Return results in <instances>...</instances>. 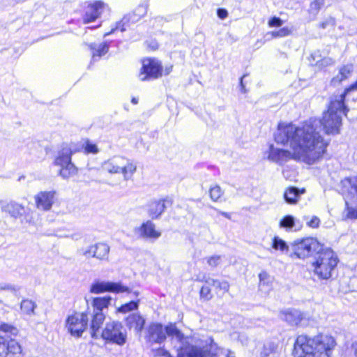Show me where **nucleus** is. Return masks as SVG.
<instances>
[{
  "label": "nucleus",
  "instance_id": "nucleus-1",
  "mask_svg": "<svg viewBox=\"0 0 357 357\" xmlns=\"http://www.w3.org/2000/svg\"><path fill=\"white\" fill-rule=\"evenodd\" d=\"M310 126L297 128L292 123H280L275 133V141L278 144H287L292 152L274 147H269L268 158L279 165L290 160H300L306 164H314L319 159L321 142Z\"/></svg>",
  "mask_w": 357,
  "mask_h": 357
},
{
  "label": "nucleus",
  "instance_id": "nucleus-2",
  "mask_svg": "<svg viewBox=\"0 0 357 357\" xmlns=\"http://www.w3.org/2000/svg\"><path fill=\"white\" fill-rule=\"evenodd\" d=\"M344 96L341 95L337 99L331 100L328 109L324 113L321 120L317 119H310L305 121L302 126L297 128H304L305 126H310L314 130V133L319 137V141L321 142L319 158L322 157L326 152L328 142L324 140L321 135V131L324 130L327 135H337L340 132V128L342 125V114L344 113Z\"/></svg>",
  "mask_w": 357,
  "mask_h": 357
},
{
  "label": "nucleus",
  "instance_id": "nucleus-3",
  "mask_svg": "<svg viewBox=\"0 0 357 357\" xmlns=\"http://www.w3.org/2000/svg\"><path fill=\"white\" fill-rule=\"evenodd\" d=\"M335 346V340L331 335H301L294 342L293 354L294 357H331Z\"/></svg>",
  "mask_w": 357,
  "mask_h": 357
},
{
  "label": "nucleus",
  "instance_id": "nucleus-4",
  "mask_svg": "<svg viewBox=\"0 0 357 357\" xmlns=\"http://www.w3.org/2000/svg\"><path fill=\"white\" fill-rule=\"evenodd\" d=\"M167 335L171 337L172 343L177 351L178 357H218L220 349L211 338L206 341L202 347L186 345V338L175 324L165 326Z\"/></svg>",
  "mask_w": 357,
  "mask_h": 357
},
{
  "label": "nucleus",
  "instance_id": "nucleus-5",
  "mask_svg": "<svg viewBox=\"0 0 357 357\" xmlns=\"http://www.w3.org/2000/svg\"><path fill=\"white\" fill-rule=\"evenodd\" d=\"M337 263V257L331 249L321 248L312 264L313 273L320 280H328Z\"/></svg>",
  "mask_w": 357,
  "mask_h": 357
},
{
  "label": "nucleus",
  "instance_id": "nucleus-6",
  "mask_svg": "<svg viewBox=\"0 0 357 357\" xmlns=\"http://www.w3.org/2000/svg\"><path fill=\"white\" fill-rule=\"evenodd\" d=\"M102 167L111 174H122L125 181L131 179L137 171L136 163L121 155L109 158L102 164Z\"/></svg>",
  "mask_w": 357,
  "mask_h": 357
},
{
  "label": "nucleus",
  "instance_id": "nucleus-7",
  "mask_svg": "<svg viewBox=\"0 0 357 357\" xmlns=\"http://www.w3.org/2000/svg\"><path fill=\"white\" fill-rule=\"evenodd\" d=\"M291 258L304 259L311 256L314 252L318 253L321 249V245L317 239L311 237L297 239L290 245Z\"/></svg>",
  "mask_w": 357,
  "mask_h": 357
},
{
  "label": "nucleus",
  "instance_id": "nucleus-8",
  "mask_svg": "<svg viewBox=\"0 0 357 357\" xmlns=\"http://www.w3.org/2000/svg\"><path fill=\"white\" fill-rule=\"evenodd\" d=\"M73 151L68 145L62 146L57 153L54 160V164L61 167L60 176L68 179L77 174V168L71 161Z\"/></svg>",
  "mask_w": 357,
  "mask_h": 357
},
{
  "label": "nucleus",
  "instance_id": "nucleus-9",
  "mask_svg": "<svg viewBox=\"0 0 357 357\" xmlns=\"http://www.w3.org/2000/svg\"><path fill=\"white\" fill-rule=\"evenodd\" d=\"M101 337L106 341L122 346L126 342L127 333L121 323L113 321L106 324Z\"/></svg>",
  "mask_w": 357,
  "mask_h": 357
},
{
  "label": "nucleus",
  "instance_id": "nucleus-10",
  "mask_svg": "<svg viewBox=\"0 0 357 357\" xmlns=\"http://www.w3.org/2000/svg\"><path fill=\"white\" fill-rule=\"evenodd\" d=\"M162 66L159 60L146 58L142 60L139 78L141 81L158 79L162 75Z\"/></svg>",
  "mask_w": 357,
  "mask_h": 357
},
{
  "label": "nucleus",
  "instance_id": "nucleus-11",
  "mask_svg": "<svg viewBox=\"0 0 357 357\" xmlns=\"http://www.w3.org/2000/svg\"><path fill=\"white\" fill-rule=\"evenodd\" d=\"M88 320L85 313H75L67 318L66 326L71 335L79 337L86 330Z\"/></svg>",
  "mask_w": 357,
  "mask_h": 357
},
{
  "label": "nucleus",
  "instance_id": "nucleus-12",
  "mask_svg": "<svg viewBox=\"0 0 357 357\" xmlns=\"http://www.w3.org/2000/svg\"><path fill=\"white\" fill-rule=\"evenodd\" d=\"M110 248L105 243L99 242L82 249L80 254L86 259L96 258L100 261H108Z\"/></svg>",
  "mask_w": 357,
  "mask_h": 357
},
{
  "label": "nucleus",
  "instance_id": "nucleus-13",
  "mask_svg": "<svg viewBox=\"0 0 357 357\" xmlns=\"http://www.w3.org/2000/svg\"><path fill=\"white\" fill-rule=\"evenodd\" d=\"M165 327L160 323L150 324L145 331L144 339L150 344H161L166 340Z\"/></svg>",
  "mask_w": 357,
  "mask_h": 357
},
{
  "label": "nucleus",
  "instance_id": "nucleus-14",
  "mask_svg": "<svg viewBox=\"0 0 357 357\" xmlns=\"http://www.w3.org/2000/svg\"><path fill=\"white\" fill-rule=\"evenodd\" d=\"M105 291L124 292L128 291V288L121 283L112 282H98L93 284L91 287V292L92 293L100 294Z\"/></svg>",
  "mask_w": 357,
  "mask_h": 357
},
{
  "label": "nucleus",
  "instance_id": "nucleus-15",
  "mask_svg": "<svg viewBox=\"0 0 357 357\" xmlns=\"http://www.w3.org/2000/svg\"><path fill=\"white\" fill-rule=\"evenodd\" d=\"M108 8V6L102 1H96L89 4L84 17V23L95 21L102 13Z\"/></svg>",
  "mask_w": 357,
  "mask_h": 357
},
{
  "label": "nucleus",
  "instance_id": "nucleus-16",
  "mask_svg": "<svg viewBox=\"0 0 357 357\" xmlns=\"http://www.w3.org/2000/svg\"><path fill=\"white\" fill-rule=\"evenodd\" d=\"M279 317L289 325L297 326L304 319V314L298 310L289 308L281 310L279 313Z\"/></svg>",
  "mask_w": 357,
  "mask_h": 357
},
{
  "label": "nucleus",
  "instance_id": "nucleus-17",
  "mask_svg": "<svg viewBox=\"0 0 357 357\" xmlns=\"http://www.w3.org/2000/svg\"><path fill=\"white\" fill-rule=\"evenodd\" d=\"M54 192H40L35 196L36 205L38 209L49 211L54 202Z\"/></svg>",
  "mask_w": 357,
  "mask_h": 357
},
{
  "label": "nucleus",
  "instance_id": "nucleus-18",
  "mask_svg": "<svg viewBox=\"0 0 357 357\" xmlns=\"http://www.w3.org/2000/svg\"><path fill=\"white\" fill-rule=\"evenodd\" d=\"M138 234L143 238L155 241L161 236V232L155 229V225L151 220L144 222L138 228Z\"/></svg>",
  "mask_w": 357,
  "mask_h": 357
},
{
  "label": "nucleus",
  "instance_id": "nucleus-19",
  "mask_svg": "<svg viewBox=\"0 0 357 357\" xmlns=\"http://www.w3.org/2000/svg\"><path fill=\"white\" fill-rule=\"evenodd\" d=\"M145 324L144 318L138 313L130 314L126 319V326L129 328H134L137 334H139Z\"/></svg>",
  "mask_w": 357,
  "mask_h": 357
},
{
  "label": "nucleus",
  "instance_id": "nucleus-20",
  "mask_svg": "<svg viewBox=\"0 0 357 357\" xmlns=\"http://www.w3.org/2000/svg\"><path fill=\"white\" fill-rule=\"evenodd\" d=\"M2 210L10 215L11 217L18 218L25 213V208L15 202H10L2 206Z\"/></svg>",
  "mask_w": 357,
  "mask_h": 357
},
{
  "label": "nucleus",
  "instance_id": "nucleus-21",
  "mask_svg": "<svg viewBox=\"0 0 357 357\" xmlns=\"http://www.w3.org/2000/svg\"><path fill=\"white\" fill-rule=\"evenodd\" d=\"M165 209V200L153 201L149 205L148 213L152 219H157L161 215Z\"/></svg>",
  "mask_w": 357,
  "mask_h": 357
},
{
  "label": "nucleus",
  "instance_id": "nucleus-22",
  "mask_svg": "<svg viewBox=\"0 0 357 357\" xmlns=\"http://www.w3.org/2000/svg\"><path fill=\"white\" fill-rule=\"evenodd\" d=\"M353 72V64L348 63L344 65L340 68L338 74L332 79L331 83L333 84L341 83L342 81L348 79L352 75Z\"/></svg>",
  "mask_w": 357,
  "mask_h": 357
},
{
  "label": "nucleus",
  "instance_id": "nucleus-23",
  "mask_svg": "<svg viewBox=\"0 0 357 357\" xmlns=\"http://www.w3.org/2000/svg\"><path fill=\"white\" fill-rule=\"evenodd\" d=\"M105 316L104 312H93L92 320L91 324V337L93 338L98 337V333L100 328L103 321H105Z\"/></svg>",
  "mask_w": 357,
  "mask_h": 357
},
{
  "label": "nucleus",
  "instance_id": "nucleus-24",
  "mask_svg": "<svg viewBox=\"0 0 357 357\" xmlns=\"http://www.w3.org/2000/svg\"><path fill=\"white\" fill-rule=\"evenodd\" d=\"M305 190H299L296 187H289L284 194V198L288 204H295L298 202L301 195L305 193Z\"/></svg>",
  "mask_w": 357,
  "mask_h": 357
},
{
  "label": "nucleus",
  "instance_id": "nucleus-25",
  "mask_svg": "<svg viewBox=\"0 0 357 357\" xmlns=\"http://www.w3.org/2000/svg\"><path fill=\"white\" fill-rule=\"evenodd\" d=\"M111 301L110 296L94 298L92 302L93 312H104V310L107 309Z\"/></svg>",
  "mask_w": 357,
  "mask_h": 357
},
{
  "label": "nucleus",
  "instance_id": "nucleus-26",
  "mask_svg": "<svg viewBox=\"0 0 357 357\" xmlns=\"http://www.w3.org/2000/svg\"><path fill=\"white\" fill-rule=\"evenodd\" d=\"M89 47L92 51V59L93 61L96 60V56L100 57L102 55H105L109 50V45L106 43H103L99 45L90 44Z\"/></svg>",
  "mask_w": 357,
  "mask_h": 357
},
{
  "label": "nucleus",
  "instance_id": "nucleus-27",
  "mask_svg": "<svg viewBox=\"0 0 357 357\" xmlns=\"http://www.w3.org/2000/svg\"><path fill=\"white\" fill-rule=\"evenodd\" d=\"M37 305L35 302L30 299H24L21 302L20 308L23 313L27 315H33L35 314L34 310Z\"/></svg>",
  "mask_w": 357,
  "mask_h": 357
},
{
  "label": "nucleus",
  "instance_id": "nucleus-28",
  "mask_svg": "<svg viewBox=\"0 0 357 357\" xmlns=\"http://www.w3.org/2000/svg\"><path fill=\"white\" fill-rule=\"evenodd\" d=\"M8 355L4 356L3 352L0 351V357H17L22 351L20 345L17 342H12L8 345Z\"/></svg>",
  "mask_w": 357,
  "mask_h": 357
},
{
  "label": "nucleus",
  "instance_id": "nucleus-29",
  "mask_svg": "<svg viewBox=\"0 0 357 357\" xmlns=\"http://www.w3.org/2000/svg\"><path fill=\"white\" fill-rule=\"evenodd\" d=\"M272 247L275 250H279L285 252H287L290 248L284 241L278 236L274 237Z\"/></svg>",
  "mask_w": 357,
  "mask_h": 357
},
{
  "label": "nucleus",
  "instance_id": "nucleus-30",
  "mask_svg": "<svg viewBox=\"0 0 357 357\" xmlns=\"http://www.w3.org/2000/svg\"><path fill=\"white\" fill-rule=\"evenodd\" d=\"M295 225V219L292 215H286L280 222V227L285 228L287 230L291 229Z\"/></svg>",
  "mask_w": 357,
  "mask_h": 357
},
{
  "label": "nucleus",
  "instance_id": "nucleus-31",
  "mask_svg": "<svg viewBox=\"0 0 357 357\" xmlns=\"http://www.w3.org/2000/svg\"><path fill=\"white\" fill-rule=\"evenodd\" d=\"M129 22V18L127 16L123 17V18L116 23V27L112 29L109 32L104 34V37L109 36V34L114 33L116 30H121V31H124L126 29V26H128Z\"/></svg>",
  "mask_w": 357,
  "mask_h": 357
},
{
  "label": "nucleus",
  "instance_id": "nucleus-32",
  "mask_svg": "<svg viewBox=\"0 0 357 357\" xmlns=\"http://www.w3.org/2000/svg\"><path fill=\"white\" fill-rule=\"evenodd\" d=\"M324 3L325 0H314L310 5L309 13L317 15Z\"/></svg>",
  "mask_w": 357,
  "mask_h": 357
},
{
  "label": "nucleus",
  "instance_id": "nucleus-33",
  "mask_svg": "<svg viewBox=\"0 0 357 357\" xmlns=\"http://www.w3.org/2000/svg\"><path fill=\"white\" fill-rule=\"evenodd\" d=\"M222 194L223 192L221 188L217 185L211 187L209 190L210 197L214 202L218 201V199L222 197Z\"/></svg>",
  "mask_w": 357,
  "mask_h": 357
},
{
  "label": "nucleus",
  "instance_id": "nucleus-34",
  "mask_svg": "<svg viewBox=\"0 0 357 357\" xmlns=\"http://www.w3.org/2000/svg\"><path fill=\"white\" fill-rule=\"evenodd\" d=\"M347 206V218L349 219H357V203H351L349 204L347 202H346Z\"/></svg>",
  "mask_w": 357,
  "mask_h": 357
},
{
  "label": "nucleus",
  "instance_id": "nucleus-35",
  "mask_svg": "<svg viewBox=\"0 0 357 357\" xmlns=\"http://www.w3.org/2000/svg\"><path fill=\"white\" fill-rule=\"evenodd\" d=\"M138 303H139V301H130L129 303H127L121 305L118 309V311L119 312L126 313V312H128L130 311L136 310V309L138 308Z\"/></svg>",
  "mask_w": 357,
  "mask_h": 357
},
{
  "label": "nucleus",
  "instance_id": "nucleus-36",
  "mask_svg": "<svg viewBox=\"0 0 357 357\" xmlns=\"http://www.w3.org/2000/svg\"><path fill=\"white\" fill-rule=\"evenodd\" d=\"M12 342H15L13 340H8L6 337L0 334V351L3 352L4 356L8 355V345Z\"/></svg>",
  "mask_w": 357,
  "mask_h": 357
},
{
  "label": "nucleus",
  "instance_id": "nucleus-37",
  "mask_svg": "<svg viewBox=\"0 0 357 357\" xmlns=\"http://www.w3.org/2000/svg\"><path fill=\"white\" fill-rule=\"evenodd\" d=\"M82 146L84 147L85 152L87 153H98L99 149L96 144L91 143L89 139H86Z\"/></svg>",
  "mask_w": 357,
  "mask_h": 357
},
{
  "label": "nucleus",
  "instance_id": "nucleus-38",
  "mask_svg": "<svg viewBox=\"0 0 357 357\" xmlns=\"http://www.w3.org/2000/svg\"><path fill=\"white\" fill-rule=\"evenodd\" d=\"M276 347L274 343L269 342L264 345L260 357H268L269 355L275 351Z\"/></svg>",
  "mask_w": 357,
  "mask_h": 357
},
{
  "label": "nucleus",
  "instance_id": "nucleus-39",
  "mask_svg": "<svg viewBox=\"0 0 357 357\" xmlns=\"http://www.w3.org/2000/svg\"><path fill=\"white\" fill-rule=\"evenodd\" d=\"M335 63V60L331 57H324L318 60L315 63V66L319 68L332 66Z\"/></svg>",
  "mask_w": 357,
  "mask_h": 357
},
{
  "label": "nucleus",
  "instance_id": "nucleus-40",
  "mask_svg": "<svg viewBox=\"0 0 357 357\" xmlns=\"http://www.w3.org/2000/svg\"><path fill=\"white\" fill-rule=\"evenodd\" d=\"M291 33V29L288 27H283L278 31H273L271 33L274 38H281L289 36Z\"/></svg>",
  "mask_w": 357,
  "mask_h": 357
},
{
  "label": "nucleus",
  "instance_id": "nucleus-41",
  "mask_svg": "<svg viewBox=\"0 0 357 357\" xmlns=\"http://www.w3.org/2000/svg\"><path fill=\"white\" fill-rule=\"evenodd\" d=\"M0 331L5 333H10L12 335H16L17 333V329L13 326L6 324H0Z\"/></svg>",
  "mask_w": 357,
  "mask_h": 357
},
{
  "label": "nucleus",
  "instance_id": "nucleus-42",
  "mask_svg": "<svg viewBox=\"0 0 357 357\" xmlns=\"http://www.w3.org/2000/svg\"><path fill=\"white\" fill-rule=\"evenodd\" d=\"M304 219L307 221V225L312 228H317L320 223V220L317 216H312V218L308 220V217L305 216Z\"/></svg>",
  "mask_w": 357,
  "mask_h": 357
},
{
  "label": "nucleus",
  "instance_id": "nucleus-43",
  "mask_svg": "<svg viewBox=\"0 0 357 357\" xmlns=\"http://www.w3.org/2000/svg\"><path fill=\"white\" fill-rule=\"evenodd\" d=\"M200 296L206 300H210L212 298L211 289L208 286H204L200 290Z\"/></svg>",
  "mask_w": 357,
  "mask_h": 357
},
{
  "label": "nucleus",
  "instance_id": "nucleus-44",
  "mask_svg": "<svg viewBox=\"0 0 357 357\" xmlns=\"http://www.w3.org/2000/svg\"><path fill=\"white\" fill-rule=\"evenodd\" d=\"M335 24V20L333 17H329L326 18L324 22L319 24V27L321 29H326L328 26H334Z\"/></svg>",
  "mask_w": 357,
  "mask_h": 357
},
{
  "label": "nucleus",
  "instance_id": "nucleus-45",
  "mask_svg": "<svg viewBox=\"0 0 357 357\" xmlns=\"http://www.w3.org/2000/svg\"><path fill=\"white\" fill-rule=\"evenodd\" d=\"M268 24L271 27H280L283 24V21L278 17H273L269 20Z\"/></svg>",
  "mask_w": 357,
  "mask_h": 357
},
{
  "label": "nucleus",
  "instance_id": "nucleus-46",
  "mask_svg": "<svg viewBox=\"0 0 357 357\" xmlns=\"http://www.w3.org/2000/svg\"><path fill=\"white\" fill-rule=\"evenodd\" d=\"M220 262V256L215 255L207 259V263L212 267L217 266Z\"/></svg>",
  "mask_w": 357,
  "mask_h": 357
},
{
  "label": "nucleus",
  "instance_id": "nucleus-47",
  "mask_svg": "<svg viewBox=\"0 0 357 357\" xmlns=\"http://www.w3.org/2000/svg\"><path fill=\"white\" fill-rule=\"evenodd\" d=\"M215 287L220 290H223L225 292H228L229 289V284L227 281L218 280Z\"/></svg>",
  "mask_w": 357,
  "mask_h": 357
},
{
  "label": "nucleus",
  "instance_id": "nucleus-48",
  "mask_svg": "<svg viewBox=\"0 0 357 357\" xmlns=\"http://www.w3.org/2000/svg\"><path fill=\"white\" fill-rule=\"evenodd\" d=\"M19 290L16 286L10 284H0V291H9L11 292H15Z\"/></svg>",
  "mask_w": 357,
  "mask_h": 357
},
{
  "label": "nucleus",
  "instance_id": "nucleus-49",
  "mask_svg": "<svg viewBox=\"0 0 357 357\" xmlns=\"http://www.w3.org/2000/svg\"><path fill=\"white\" fill-rule=\"evenodd\" d=\"M259 278L260 281L259 286L267 284L269 280L268 274L264 271L259 273Z\"/></svg>",
  "mask_w": 357,
  "mask_h": 357
},
{
  "label": "nucleus",
  "instance_id": "nucleus-50",
  "mask_svg": "<svg viewBox=\"0 0 357 357\" xmlns=\"http://www.w3.org/2000/svg\"><path fill=\"white\" fill-rule=\"evenodd\" d=\"M155 356H165V357H169L170 355L168 351L165 350L164 349H158L155 351Z\"/></svg>",
  "mask_w": 357,
  "mask_h": 357
},
{
  "label": "nucleus",
  "instance_id": "nucleus-51",
  "mask_svg": "<svg viewBox=\"0 0 357 357\" xmlns=\"http://www.w3.org/2000/svg\"><path fill=\"white\" fill-rule=\"evenodd\" d=\"M217 14L218 16L222 20L225 19L228 15L227 11L222 8L218 9Z\"/></svg>",
  "mask_w": 357,
  "mask_h": 357
},
{
  "label": "nucleus",
  "instance_id": "nucleus-52",
  "mask_svg": "<svg viewBox=\"0 0 357 357\" xmlns=\"http://www.w3.org/2000/svg\"><path fill=\"white\" fill-rule=\"evenodd\" d=\"M66 237H70L72 239H73L75 241H78L79 239L81 238L82 235L80 233H75L70 236H66Z\"/></svg>",
  "mask_w": 357,
  "mask_h": 357
},
{
  "label": "nucleus",
  "instance_id": "nucleus-53",
  "mask_svg": "<svg viewBox=\"0 0 357 357\" xmlns=\"http://www.w3.org/2000/svg\"><path fill=\"white\" fill-rule=\"evenodd\" d=\"M217 280H215V279H213V278H207L205 282L206 284H208V285H212V286H215L216 285V282H217Z\"/></svg>",
  "mask_w": 357,
  "mask_h": 357
},
{
  "label": "nucleus",
  "instance_id": "nucleus-54",
  "mask_svg": "<svg viewBox=\"0 0 357 357\" xmlns=\"http://www.w3.org/2000/svg\"><path fill=\"white\" fill-rule=\"evenodd\" d=\"M215 210L217 211V212H218L219 214H220V215H223V216H224V217H225L226 218H227V219H229V220H230V219H231V215H230L229 213H227V212L221 211H219V210H217V209H215Z\"/></svg>",
  "mask_w": 357,
  "mask_h": 357
},
{
  "label": "nucleus",
  "instance_id": "nucleus-55",
  "mask_svg": "<svg viewBox=\"0 0 357 357\" xmlns=\"http://www.w3.org/2000/svg\"><path fill=\"white\" fill-rule=\"evenodd\" d=\"M244 77H245V75L243 76L241 78V82H240V85H241V92L242 93H245L246 92L245 89V86H244L243 82V79Z\"/></svg>",
  "mask_w": 357,
  "mask_h": 357
},
{
  "label": "nucleus",
  "instance_id": "nucleus-56",
  "mask_svg": "<svg viewBox=\"0 0 357 357\" xmlns=\"http://www.w3.org/2000/svg\"><path fill=\"white\" fill-rule=\"evenodd\" d=\"M172 66H169V67H166L165 70H164V73L165 75H169L170 73V72L172 71Z\"/></svg>",
  "mask_w": 357,
  "mask_h": 357
},
{
  "label": "nucleus",
  "instance_id": "nucleus-57",
  "mask_svg": "<svg viewBox=\"0 0 357 357\" xmlns=\"http://www.w3.org/2000/svg\"><path fill=\"white\" fill-rule=\"evenodd\" d=\"M349 90H357V80L351 85V86L349 89Z\"/></svg>",
  "mask_w": 357,
  "mask_h": 357
},
{
  "label": "nucleus",
  "instance_id": "nucleus-58",
  "mask_svg": "<svg viewBox=\"0 0 357 357\" xmlns=\"http://www.w3.org/2000/svg\"><path fill=\"white\" fill-rule=\"evenodd\" d=\"M351 347L354 350L355 355L357 356V342H354Z\"/></svg>",
  "mask_w": 357,
  "mask_h": 357
},
{
  "label": "nucleus",
  "instance_id": "nucleus-59",
  "mask_svg": "<svg viewBox=\"0 0 357 357\" xmlns=\"http://www.w3.org/2000/svg\"><path fill=\"white\" fill-rule=\"evenodd\" d=\"M226 357H236L234 352L231 351H228L226 355Z\"/></svg>",
  "mask_w": 357,
  "mask_h": 357
},
{
  "label": "nucleus",
  "instance_id": "nucleus-60",
  "mask_svg": "<svg viewBox=\"0 0 357 357\" xmlns=\"http://www.w3.org/2000/svg\"><path fill=\"white\" fill-rule=\"evenodd\" d=\"M132 102L133 104H137V98H133L132 99Z\"/></svg>",
  "mask_w": 357,
  "mask_h": 357
},
{
  "label": "nucleus",
  "instance_id": "nucleus-61",
  "mask_svg": "<svg viewBox=\"0 0 357 357\" xmlns=\"http://www.w3.org/2000/svg\"><path fill=\"white\" fill-rule=\"evenodd\" d=\"M3 303V301L1 299H0V304H2Z\"/></svg>",
  "mask_w": 357,
  "mask_h": 357
}]
</instances>
